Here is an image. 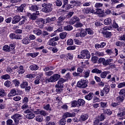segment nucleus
I'll return each mask as SVG.
<instances>
[{"label": "nucleus", "mask_w": 125, "mask_h": 125, "mask_svg": "<svg viewBox=\"0 0 125 125\" xmlns=\"http://www.w3.org/2000/svg\"><path fill=\"white\" fill-rule=\"evenodd\" d=\"M17 71L19 75H23V74L25 73V69H24V67L22 65H21L19 67V68L17 69Z\"/></svg>", "instance_id": "18"}, {"label": "nucleus", "mask_w": 125, "mask_h": 125, "mask_svg": "<svg viewBox=\"0 0 125 125\" xmlns=\"http://www.w3.org/2000/svg\"><path fill=\"white\" fill-rule=\"evenodd\" d=\"M80 34L81 35V38H83V37H85V36L87 35V33H86V29H82L81 31Z\"/></svg>", "instance_id": "34"}, {"label": "nucleus", "mask_w": 125, "mask_h": 125, "mask_svg": "<svg viewBox=\"0 0 125 125\" xmlns=\"http://www.w3.org/2000/svg\"><path fill=\"white\" fill-rule=\"evenodd\" d=\"M59 37L56 36L55 37H53L52 39H50L48 42V44L49 45H50L51 46H56V45H57V42H57V41H59Z\"/></svg>", "instance_id": "5"}, {"label": "nucleus", "mask_w": 125, "mask_h": 125, "mask_svg": "<svg viewBox=\"0 0 125 125\" xmlns=\"http://www.w3.org/2000/svg\"><path fill=\"white\" fill-rule=\"evenodd\" d=\"M118 40H119V41H125V35L119 36Z\"/></svg>", "instance_id": "64"}, {"label": "nucleus", "mask_w": 125, "mask_h": 125, "mask_svg": "<svg viewBox=\"0 0 125 125\" xmlns=\"http://www.w3.org/2000/svg\"><path fill=\"white\" fill-rule=\"evenodd\" d=\"M73 26L72 25H67L64 27V30L65 31H72Z\"/></svg>", "instance_id": "46"}, {"label": "nucleus", "mask_w": 125, "mask_h": 125, "mask_svg": "<svg viewBox=\"0 0 125 125\" xmlns=\"http://www.w3.org/2000/svg\"><path fill=\"white\" fill-rule=\"evenodd\" d=\"M77 2L76 0H71L70 4L66 5V9L68 10L71 9V8H74V7H75V6L77 5Z\"/></svg>", "instance_id": "8"}, {"label": "nucleus", "mask_w": 125, "mask_h": 125, "mask_svg": "<svg viewBox=\"0 0 125 125\" xmlns=\"http://www.w3.org/2000/svg\"><path fill=\"white\" fill-rule=\"evenodd\" d=\"M35 120L37 122H39V123H42V122L43 121V118L40 115H38L35 117Z\"/></svg>", "instance_id": "36"}, {"label": "nucleus", "mask_w": 125, "mask_h": 125, "mask_svg": "<svg viewBox=\"0 0 125 125\" xmlns=\"http://www.w3.org/2000/svg\"><path fill=\"white\" fill-rule=\"evenodd\" d=\"M66 19V17L65 16H61L58 18V20H57V23L58 26H62L63 25V22L64 20Z\"/></svg>", "instance_id": "9"}, {"label": "nucleus", "mask_w": 125, "mask_h": 125, "mask_svg": "<svg viewBox=\"0 0 125 125\" xmlns=\"http://www.w3.org/2000/svg\"><path fill=\"white\" fill-rule=\"evenodd\" d=\"M28 85H29V83H28V82L23 81L20 84V86L21 88H25V90L26 91L29 92L31 90V86Z\"/></svg>", "instance_id": "4"}, {"label": "nucleus", "mask_w": 125, "mask_h": 125, "mask_svg": "<svg viewBox=\"0 0 125 125\" xmlns=\"http://www.w3.org/2000/svg\"><path fill=\"white\" fill-rule=\"evenodd\" d=\"M65 83V80L62 78H61L58 82V83L56 84L55 87H63V83Z\"/></svg>", "instance_id": "12"}, {"label": "nucleus", "mask_w": 125, "mask_h": 125, "mask_svg": "<svg viewBox=\"0 0 125 125\" xmlns=\"http://www.w3.org/2000/svg\"><path fill=\"white\" fill-rule=\"evenodd\" d=\"M43 108L46 111H52V107H50V104H49L44 105Z\"/></svg>", "instance_id": "32"}, {"label": "nucleus", "mask_w": 125, "mask_h": 125, "mask_svg": "<svg viewBox=\"0 0 125 125\" xmlns=\"http://www.w3.org/2000/svg\"><path fill=\"white\" fill-rule=\"evenodd\" d=\"M56 92L57 93H60V92H62V87H56Z\"/></svg>", "instance_id": "55"}, {"label": "nucleus", "mask_w": 125, "mask_h": 125, "mask_svg": "<svg viewBox=\"0 0 125 125\" xmlns=\"http://www.w3.org/2000/svg\"><path fill=\"white\" fill-rule=\"evenodd\" d=\"M74 42L75 44H78V45L80 44H82V43H83V42H81L80 40H79L78 39H75L74 40Z\"/></svg>", "instance_id": "58"}, {"label": "nucleus", "mask_w": 125, "mask_h": 125, "mask_svg": "<svg viewBox=\"0 0 125 125\" xmlns=\"http://www.w3.org/2000/svg\"><path fill=\"white\" fill-rule=\"evenodd\" d=\"M80 59H89L90 58V53L87 50H83L81 52L80 54L78 56Z\"/></svg>", "instance_id": "1"}, {"label": "nucleus", "mask_w": 125, "mask_h": 125, "mask_svg": "<svg viewBox=\"0 0 125 125\" xmlns=\"http://www.w3.org/2000/svg\"><path fill=\"white\" fill-rule=\"evenodd\" d=\"M78 107H80V106H83L84 104H85V101L82 99H79L78 100Z\"/></svg>", "instance_id": "25"}, {"label": "nucleus", "mask_w": 125, "mask_h": 125, "mask_svg": "<svg viewBox=\"0 0 125 125\" xmlns=\"http://www.w3.org/2000/svg\"><path fill=\"white\" fill-rule=\"evenodd\" d=\"M86 33H88V35H90V36H92V35H93V30L90 28H86Z\"/></svg>", "instance_id": "48"}, {"label": "nucleus", "mask_w": 125, "mask_h": 125, "mask_svg": "<svg viewBox=\"0 0 125 125\" xmlns=\"http://www.w3.org/2000/svg\"><path fill=\"white\" fill-rule=\"evenodd\" d=\"M125 87V82L119 83L117 86V87L118 88H123V87Z\"/></svg>", "instance_id": "50"}, {"label": "nucleus", "mask_w": 125, "mask_h": 125, "mask_svg": "<svg viewBox=\"0 0 125 125\" xmlns=\"http://www.w3.org/2000/svg\"><path fill=\"white\" fill-rule=\"evenodd\" d=\"M90 74V70L87 69L86 70H84L83 72L84 78H85V79H87V78H88L89 77Z\"/></svg>", "instance_id": "27"}, {"label": "nucleus", "mask_w": 125, "mask_h": 125, "mask_svg": "<svg viewBox=\"0 0 125 125\" xmlns=\"http://www.w3.org/2000/svg\"><path fill=\"white\" fill-rule=\"evenodd\" d=\"M125 111L119 112L117 114V116L119 117H122V119H125Z\"/></svg>", "instance_id": "45"}, {"label": "nucleus", "mask_w": 125, "mask_h": 125, "mask_svg": "<svg viewBox=\"0 0 125 125\" xmlns=\"http://www.w3.org/2000/svg\"><path fill=\"white\" fill-rule=\"evenodd\" d=\"M28 16L30 18V19H31L32 20H36L38 19V16H36L35 13H29Z\"/></svg>", "instance_id": "29"}, {"label": "nucleus", "mask_w": 125, "mask_h": 125, "mask_svg": "<svg viewBox=\"0 0 125 125\" xmlns=\"http://www.w3.org/2000/svg\"><path fill=\"white\" fill-rule=\"evenodd\" d=\"M33 33L37 36H41L42 34V30L40 28H34L33 30Z\"/></svg>", "instance_id": "15"}, {"label": "nucleus", "mask_w": 125, "mask_h": 125, "mask_svg": "<svg viewBox=\"0 0 125 125\" xmlns=\"http://www.w3.org/2000/svg\"><path fill=\"white\" fill-rule=\"evenodd\" d=\"M56 20V18L55 17H53L52 18H47L46 19V23H50L51 22H53Z\"/></svg>", "instance_id": "26"}, {"label": "nucleus", "mask_w": 125, "mask_h": 125, "mask_svg": "<svg viewBox=\"0 0 125 125\" xmlns=\"http://www.w3.org/2000/svg\"><path fill=\"white\" fill-rule=\"evenodd\" d=\"M103 90L105 91V93H108L109 91H110V86L105 85Z\"/></svg>", "instance_id": "49"}, {"label": "nucleus", "mask_w": 125, "mask_h": 125, "mask_svg": "<svg viewBox=\"0 0 125 125\" xmlns=\"http://www.w3.org/2000/svg\"><path fill=\"white\" fill-rule=\"evenodd\" d=\"M27 55L28 56H31V57H32V58H35V57H37V56L39 55V53H28Z\"/></svg>", "instance_id": "47"}, {"label": "nucleus", "mask_w": 125, "mask_h": 125, "mask_svg": "<svg viewBox=\"0 0 125 125\" xmlns=\"http://www.w3.org/2000/svg\"><path fill=\"white\" fill-rule=\"evenodd\" d=\"M56 6L60 7L62 5V1L61 0H56L55 2Z\"/></svg>", "instance_id": "38"}, {"label": "nucleus", "mask_w": 125, "mask_h": 125, "mask_svg": "<svg viewBox=\"0 0 125 125\" xmlns=\"http://www.w3.org/2000/svg\"><path fill=\"white\" fill-rule=\"evenodd\" d=\"M60 75L58 74H54L49 78L48 82L49 83H55V82H57V81L60 79Z\"/></svg>", "instance_id": "6"}, {"label": "nucleus", "mask_w": 125, "mask_h": 125, "mask_svg": "<svg viewBox=\"0 0 125 125\" xmlns=\"http://www.w3.org/2000/svg\"><path fill=\"white\" fill-rule=\"evenodd\" d=\"M24 7H26L25 3L22 4L20 7H18L17 10L19 12H23Z\"/></svg>", "instance_id": "23"}, {"label": "nucleus", "mask_w": 125, "mask_h": 125, "mask_svg": "<svg viewBox=\"0 0 125 125\" xmlns=\"http://www.w3.org/2000/svg\"><path fill=\"white\" fill-rule=\"evenodd\" d=\"M116 45L117 46H125V42H121L120 41H118L116 42Z\"/></svg>", "instance_id": "39"}, {"label": "nucleus", "mask_w": 125, "mask_h": 125, "mask_svg": "<svg viewBox=\"0 0 125 125\" xmlns=\"http://www.w3.org/2000/svg\"><path fill=\"white\" fill-rule=\"evenodd\" d=\"M99 61L100 63H102L104 66H107V65H109V63H108V61L107 60H105L104 58H100Z\"/></svg>", "instance_id": "16"}, {"label": "nucleus", "mask_w": 125, "mask_h": 125, "mask_svg": "<svg viewBox=\"0 0 125 125\" xmlns=\"http://www.w3.org/2000/svg\"><path fill=\"white\" fill-rule=\"evenodd\" d=\"M6 72H7V73H8V74H11V73H12V72H13V70L12 69V68H11V67L8 66L6 69Z\"/></svg>", "instance_id": "54"}, {"label": "nucleus", "mask_w": 125, "mask_h": 125, "mask_svg": "<svg viewBox=\"0 0 125 125\" xmlns=\"http://www.w3.org/2000/svg\"><path fill=\"white\" fill-rule=\"evenodd\" d=\"M111 22H112V20H111L110 18L106 19L104 21V23L105 25H109V24H111Z\"/></svg>", "instance_id": "41"}, {"label": "nucleus", "mask_w": 125, "mask_h": 125, "mask_svg": "<svg viewBox=\"0 0 125 125\" xmlns=\"http://www.w3.org/2000/svg\"><path fill=\"white\" fill-rule=\"evenodd\" d=\"M60 125H66V119L65 118H62L60 120Z\"/></svg>", "instance_id": "63"}, {"label": "nucleus", "mask_w": 125, "mask_h": 125, "mask_svg": "<svg viewBox=\"0 0 125 125\" xmlns=\"http://www.w3.org/2000/svg\"><path fill=\"white\" fill-rule=\"evenodd\" d=\"M22 115L17 113L12 116V119L14 120L16 125H18L19 124V121H20V119H21V118H22Z\"/></svg>", "instance_id": "7"}, {"label": "nucleus", "mask_w": 125, "mask_h": 125, "mask_svg": "<svg viewBox=\"0 0 125 125\" xmlns=\"http://www.w3.org/2000/svg\"><path fill=\"white\" fill-rule=\"evenodd\" d=\"M74 42H73L72 39H68L67 41V45H73Z\"/></svg>", "instance_id": "60"}, {"label": "nucleus", "mask_w": 125, "mask_h": 125, "mask_svg": "<svg viewBox=\"0 0 125 125\" xmlns=\"http://www.w3.org/2000/svg\"><path fill=\"white\" fill-rule=\"evenodd\" d=\"M13 84L15 85L16 87H18L20 85V81L17 79H15L12 81Z\"/></svg>", "instance_id": "17"}, {"label": "nucleus", "mask_w": 125, "mask_h": 125, "mask_svg": "<svg viewBox=\"0 0 125 125\" xmlns=\"http://www.w3.org/2000/svg\"><path fill=\"white\" fill-rule=\"evenodd\" d=\"M5 91L3 89H0V96H5Z\"/></svg>", "instance_id": "62"}, {"label": "nucleus", "mask_w": 125, "mask_h": 125, "mask_svg": "<svg viewBox=\"0 0 125 125\" xmlns=\"http://www.w3.org/2000/svg\"><path fill=\"white\" fill-rule=\"evenodd\" d=\"M84 13H86V14H88L90 13H94L95 14V11L93 10V8L91 7L86 8L83 10Z\"/></svg>", "instance_id": "11"}, {"label": "nucleus", "mask_w": 125, "mask_h": 125, "mask_svg": "<svg viewBox=\"0 0 125 125\" xmlns=\"http://www.w3.org/2000/svg\"><path fill=\"white\" fill-rule=\"evenodd\" d=\"M103 33L105 38H110L112 35L111 32L108 31H104Z\"/></svg>", "instance_id": "42"}, {"label": "nucleus", "mask_w": 125, "mask_h": 125, "mask_svg": "<svg viewBox=\"0 0 125 125\" xmlns=\"http://www.w3.org/2000/svg\"><path fill=\"white\" fill-rule=\"evenodd\" d=\"M100 104L102 108H106L107 106V102H101Z\"/></svg>", "instance_id": "61"}, {"label": "nucleus", "mask_w": 125, "mask_h": 125, "mask_svg": "<svg viewBox=\"0 0 125 125\" xmlns=\"http://www.w3.org/2000/svg\"><path fill=\"white\" fill-rule=\"evenodd\" d=\"M20 20H21L20 16H15L12 20V24H17V23L20 22Z\"/></svg>", "instance_id": "10"}, {"label": "nucleus", "mask_w": 125, "mask_h": 125, "mask_svg": "<svg viewBox=\"0 0 125 125\" xmlns=\"http://www.w3.org/2000/svg\"><path fill=\"white\" fill-rule=\"evenodd\" d=\"M22 18H23V20L19 23V26H21V25L25 24V22L27 21V18H26L25 16H22Z\"/></svg>", "instance_id": "37"}, {"label": "nucleus", "mask_w": 125, "mask_h": 125, "mask_svg": "<svg viewBox=\"0 0 125 125\" xmlns=\"http://www.w3.org/2000/svg\"><path fill=\"white\" fill-rule=\"evenodd\" d=\"M102 71L99 70L98 68H94L91 70V73H95V74H101Z\"/></svg>", "instance_id": "35"}, {"label": "nucleus", "mask_w": 125, "mask_h": 125, "mask_svg": "<svg viewBox=\"0 0 125 125\" xmlns=\"http://www.w3.org/2000/svg\"><path fill=\"white\" fill-rule=\"evenodd\" d=\"M75 116H76V113L74 112H72V113L70 112H66L64 114L65 118H70L72 117H75Z\"/></svg>", "instance_id": "20"}, {"label": "nucleus", "mask_w": 125, "mask_h": 125, "mask_svg": "<svg viewBox=\"0 0 125 125\" xmlns=\"http://www.w3.org/2000/svg\"><path fill=\"white\" fill-rule=\"evenodd\" d=\"M109 74H110V71H104L101 74V78H102V79H105Z\"/></svg>", "instance_id": "24"}, {"label": "nucleus", "mask_w": 125, "mask_h": 125, "mask_svg": "<svg viewBox=\"0 0 125 125\" xmlns=\"http://www.w3.org/2000/svg\"><path fill=\"white\" fill-rule=\"evenodd\" d=\"M80 21V19L77 16H74L72 17L69 21L70 24L73 25L76 23V22Z\"/></svg>", "instance_id": "13"}, {"label": "nucleus", "mask_w": 125, "mask_h": 125, "mask_svg": "<svg viewBox=\"0 0 125 125\" xmlns=\"http://www.w3.org/2000/svg\"><path fill=\"white\" fill-rule=\"evenodd\" d=\"M88 119V115L87 114H82L80 117V121H82L83 122H84V121H86Z\"/></svg>", "instance_id": "28"}, {"label": "nucleus", "mask_w": 125, "mask_h": 125, "mask_svg": "<svg viewBox=\"0 0 125 125\" xmlns=\"http://www.w3.org/2000/svg\"><path fill=\"white\" fill-rule=\"evenodd\" d=\"M1 79L5 80H9L10 79V76L8 74H5L1 77Z\"/></svg>", "instance_id": "44"}, {"label": "nucleus", "mask_w": 125, "mask_h": 125, "mask_svg": "<svg viewBox=\"0 0 125 125\" xmlns=\"http://www.w3.org/2000/svg\"><path fill=\"white\" fill-rule=\"evenodd\" d=\"M11 83V82L9 81H7L5 82L4 84L5 86H6V87H10V84Z\"/></svg>", "instance_id": "57"}, {"label": "nucleus", "mask_w": 125, "mask_h": 125, "mask_svg": "<svg viewBox=\"0 0 125 125\" xmlns=\"http://www.w3.org/2000/svg\"><path fill=\"white\" fill-rule=\"evenodd\" d=\"M39 66L37 65V64H32L29 66V68L31 71H37V70H39Z\"/></svg>", "instance_id": "22"}, {"label": "nucleus", "mask_w": 125, "mask_h": 125, "mask_svg": "<svg viewBox=\"0 0 125 125\" xmlns=\"http://www.w3.org/2000/svg\"><path fill=\"white\" fill-rule=\"evenodd\" d=\"M102 6H103V3L100 2H97L95 5L96 8H100V7H102Z\"/></svg>", "instance_id": "52"}, {"label": "nucleus", "mask_w": 125, "mask_h": 125, "mask_svg": "<svg viewBox=\"0 0 125 125\" xmlns=\"http://www.w3.org/2000/svg\"><path fill=\"white\" fill-rule=\"evenodd\" d=\"M15 95H17V91L15 89H12L8 94V97L11 98V97H13V96H15Z\"/></svg>", "instance_id": "14"}, {"label": "nucleus", "mask_w": 125, "mask_h": 125, "mask_svg": "<svg viewBox=\"0 0 125 125\" xmlns=\"http://www.w3.org/2000/svg\"><path fill=\"white\" fill-rule=\"evenodd\" d=\"M84 98L86 100H88V101L92 100L93 98V93L90 92L88 95L84 96Z\"/></svg>", "instance_id": "19"}, {"label": "nucleus", "mask_w": 125, "mask_h": 125, "mask_svg": "<svg viewBox=\"0 0 125 125\" xmlns=\"http://www.w3.org/2000/svg\"><path fill=\"white\" fill-rule=\"evenodd\" d=\"M60 37L62 40H63V39H65V38L67 37V33L66 32L61 33L60 34Z\"/></svg>", "instance_id": "43"}, {"label": "nucleus", "mask_w": 125, "mask_h": 125, "mask_svg": "<svg viewBox=\"0 0 125 125\" xmlns=\"http://www.w3.org/2000/svg\"><path fill=\"white\" fill-rule=\"evenodd\" d=\"M72 107H79L78 102L76 100L71 102Z\"/></svg>", "instance_id": "40"}, {"label": "nucleus", "mask_w": 125, "mask_h": 125, "mask_svg": "<svg viewBox=\"0 0 125 125\" xmlns=\"http://www.w3.org/2000/svg\"><path fill=\"white\" fill-rule=\"evenodd\" d=\"M26 78L27 79H33V78H35V74H27L26 76Z\"/></svg>", "instance_id": "59"}, {"label": "nucleus", "mask_w": 125, "mask_h": 125, "mask_svg": "<svg viewBox=\"0 0 125 125\" xmlns=\"http://www.w3.org/2000/svg\"><path fill=\"white\" fill-rule=\"evenodd\" d=\"M40 83H41V79L37 77L34 80V83L35 84H39Z\"/></svg>", "instance_id": "53"}, {"label": "nucleus", "mask_w": 125, "mask_h": 125, "mask_svg": "<svg viewBox=\"0 0 125 125\" xmlns=\"http://www.w3.org/2000/svg\"><path fill=\"white\" fill-rule=\"evenodd\" d=\"M29 9L31 11H37V10H39V6L38 5H31L29 6Z\"/></svg>", "instance_id": "30"}, {"label": "nucleus", "mask_w": 125, "mask_h": 125, "mask_svg": "<svg viewBox=\"0 0 125 125\" xmlns=\"http://www.w3.org/2000/svg\"><path fill=\"white\" fill-rule=\"evenodd\" d=\"M87 83H88L87 80L82 79L77 83V85L78 87H80V88H84L87 86Z\"/></svg>", "instance_id": "3"}, {"label": "nucleus", "mask_w": 125, "mask_h": 125, "mask_svg": "<svg viewBox=\"0 0 125 125\" xmlns=\"http://www.w3.org/2000/svg\"><path fill=\"white\" fill-rule=\"evenodd\" d=\"M25 117L26 119L32 120V119H34V118H35V114L33 113H28L26 115Z\"/></svg>", "instance_id": "31"}, {"label": "nucleus", "mask_w": 125, "mask_h": 125, "mask_svg": "<svg viewBox=\"0 0 125 125\" xmlns=\"http://www.w3.org/2000/svg\"><path fill=\"white\" fill-rule=\"evenodd\" d=\"M42 6L43 7L42 9V11H43V12L49 13V12H51V11H52V3H43L42 4Z\"/></svg>", "instance_id": "2"}, {"label": "nucleus", "mask_w": 125, "mask_h": 125, "mask_svg": "<svg viewBox=\"0 0 125 125\" xmlns=\"http://www.w3.org/2000/svg\"><path fill=\"white\" fill-rule=\"evenodd\" d=\"M21 42L23 44L27 45V44H29V43L31 42V40H30L29 38L26 37L25 38L23 39L21 41Z\"/></svg>", "instance_id": "21"}, {"label": "nucleus", "mask_w": 125, "mask_h": 125, "mask_svg": "<svg viewBox=\"0 0 125 125\" xmlns=\"http://www.w3.org/2000/svg\"><path fill=\"white\" fill-rule=\"evenodd\" d=\"M95 55H96V56H99V57H100V56H103L104 55V54L102 52L96 51L95 52Z\"/></svg>", "instance_id": "56"}, {"label": "nucleus", "mask_w": 125, "mask_h": 125, "mask_svg": "<svg viewBox=\"0 0 125 125\" xmlns=\"http://www.w3.org/2000/svg\"><path fill=\"white\" fill-rule=\"evenodd\" d=\"M2 50L6 52H9L10 51V47H9L8 45H5L2 48Z\"/></svg>", "instance_id": "33"}, {"label": "nucleus", "mask_w": 125, "mask_h": 125, "mask_svg": "<svg viewBox=\"0 0 125 125\" xmlns=\"http://www.w3.org/2000/svg\"><path fill=\"white\" fill-rule=\"evenodd\" d=\"M117 100L119 102H123V101L125 100V97H124V96H118L117 97Z\"/></svg>", "instance_id": "51"}]
</instances>
